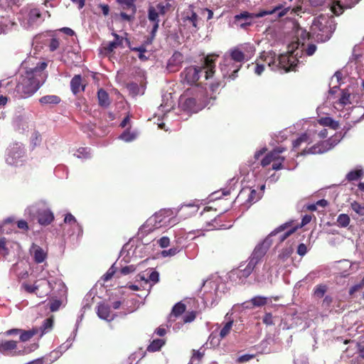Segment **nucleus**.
<instances>
[{"mask_svg":"<svg viewBox=\"0 0 364 364\" xmlns=\"http://www.w3.org/2000/svg\"><path fill=\"white\" fill-rule=\"evenodd\" d=\"M46 67V63H39L34 68L26 70L20 76L16 91L21 98L31 97L44 83L47 77L44 73Z\"/></svg>","mask_w":364,"mask_h":364,"instance_id":"nucleus-1","label":"nucleus"},{"mask_svg":"<svg viewBox=\"0 0 364 364\" xmlns=\"http://www.w3.org/2000/svg\"><path fill=\"white\" fill-rule=\"evenodd\" d=\"M262 62L268 65L273 71H279L287 73L295 70V68L299 62L293 53H287L277 55L273 51H263L259 56Z\"/></svg>","mask_w":364,"mask_h":364,"instance_id":"nucleus-2","label":"nucleus"},{"mask_svg":"<svg viewBox=\"0 0 364 364\" xmlns=\"http://www.w3.org/2000/svg\"><path fill=\"white\" fill-rule=\"evenodd\" d=\"M185 95L188 96L182 104L185 111L196 113L207 103L208 93L204 85H198L187 89Z\"/></svg>","mask_w":364,"mask_h":364,"instance_id":"nucleus-3","label":"nucleus"},{"mask_svg":"<svg viewBox=\"0 0 364 364\" xmlns=\"http://www.w3.org/2000/svg\"><path fill=\"white\" fill-rule=\"evenodd\" d=\"M335 30V25L332 20L321 15L314 20L311 31L317 41L325 42L329 40Z\"/></svg>","mask_w":364,"mask_h":364,"instance_id":"nucleus-4","label":"nucleus"},{"mask_svg":"<svg viewBox=\"0 0 364 364\" xmlns=\"http://www.w3.org/2000/svg\"><path fill=\"white\" fill-rule=\"evenodd\" d=\"M282 9V6L279 5L277 6H275L272 9L262 10L257 14H252L248 11H243L240 14H237L234 16L233 23L237 27H240V28L245 30L247 28V27L252 25V19L254 18H262L267 15H272L277 13V11L281 10Z\"/></svg>","mask_w":364,"mask_h":364,"instance_id":"nucleus-5","label":"nucleus"},{"mask_svg":"<svg viewBox=\"0 0 364 364\" xmlns=\"http://www.w3.org/2000/svg\"><path fill=\"white\" fill-rule=\"evenodd\" d=\"M21 289L28 294H34L39 298H44L50 291V283L45 279L41 278L35 281L33 284L27 282L22 283Z\"/></svg>","mask_w":364,"mask_h":364,"instance_id":"nucleus-6","label":"nucleus"},{"mask_svg":"<svg viewBox=\"0 0 364 364\" xmlns=\"http://www.w3.org/2000/svg\"><path fill=\"white\" fill-rule=\"evenodd\" d=\"M312 219V216L311 215H305L301 220V223L299 225H296L294 227H292L294 220H291L289 221H287L284 223V224H282L277 228H275L269 235V236H274L276 235L277 233L282 232L288 228H290L286 232H284L282 235L280 236L279 240L280 242L284 241L287 238H288L290 235H291L293 233H294L299 228H301L308 223L311 222Z\"/></svg>","mask_w":364,"mask_h":364,"instance_id":"nucleus-7","label":"nucleus"},{"mask_svg":"<svg viewBox=\"0 0 364 364\" xmlns=\"http://www.w3.org/2000/svg\"><path fill=\"white\" fill-rule=\"evenodd\" d=\"M285 151L284 148L277 147L266 154L261 161V166L266 167L272 163V169L275 171L283 168V163L285 160L280 154Z\"/></svg>","mask_w":364,"mask_h":364,"instance_id":"nucleus-8","label":"nucleus"},{"mask_svg":"<svg viewBox=\"0 0 364 364\" xmlns=\"http://www.w3.org/2000/svg\"><path fill=\"white\" fill-rule=\"evenodd\" d=\"M255 268L249 263L247 264H240L235 269H232L228 274L230 280L235 284H245L247 278L252 273Z\"/></svg>","mask_w":364,"mask_h":364,"instance_id":"nucleus-9","label":"nucleus"},{"mask_svg":"<svg viewBox=\"0 0 364 364\" xmlns=\"http://www.w3.org/2000/svg\"><path fill=\"white\" fill-rule=\"evenodd\" d=\"M202 73V68L191 65L186 67L181 73V78L183 84H187L192 87L203 85L198 83V80Z\"/></svg>","mask_w":364,"mask_h":364,"instance_id":"nucleus-10","label":"nucleus"},{"mask_svg":"<svg viewBox=\"0 0 364 364\" xmlns=\"http://www.w3.org/2000/svg\"><path fill=\"white\" fill-rule=\"evenodd\" d=\"M241 68V64H236L228 58H224L223 62L220 63V69L223 79L234 80L237 76V73Z\"/></svg>","mask_w":364,"mask_h":364,"instance_id":"nucleus-11","label":"nucleus"},{"mask_svg":"<svg viewBox=\"0 0 364 364\" xmlns=\"http://www.w3.org/2000/svg\"><path fill=\"white\" fill-rule=\"evenodd\" d=\"M159 15H161L160 12L158 9L157 4L154 6H150L148 8V19L150 22L153 23L152 29L150 33V38H148V43H151L153 40L154 39L156 32L159 27Z\"/></svg>","mask_w":364,"mask_h":364,"instance_id":"nucleus-12","label":"nucleus"},{"mask_svg":"<svg viewBox=\"0 0 364 364\" xmlns=\"http://www.w3.org/2000/svg\"><path fill=\"white\" fill-rule=\"evenodd\" d=\"M18 341L13 340H2L0 342V353L6 356H17L22 354L18 350Z\"/></svg>","mask_w":364,"mask_h":364,"instance_id":"nucleus-13","label":"nucleus"},{"mask_svg":"<svg viewBox=\"0 0 364 364\" xmlns=\"http://www.w3.org/2000/svg\"><path fill=\"white\" fill-rule=\"evenodd\" d=\"M260 198V194L256 190L247 187L240 191L236 200L237 201L245 200V203L252 205L258 201Z\"/></svg>","mask_w":364,"mask_h":364,"instance_id":"nucleus-14","label":"nucleus"},{"mask_svg":"<svg viewBox=\"0 0 364 364\" xmlns=\"http://www.w3.org/2000/svg\"><path fill=\"white\" fill-rule=\"evenodd\" d=\"M267 250L263 247L262 245L256 246L251 256L249 257L247 263L255 268L257 264L261 262Z\"/></svg>","mask_w":364,"mask_h":364,"instance_id":"nucleus-15","label":"nucleus"},{"mask_svg":"<svg viewBox=\"0 0 364 364\" xmlns=\"http://www.w3.org/2000/svg\"><path fill=\"white\" fill-rule=\"evenodd\" d=\"M332 147V144L330 143L328 140H326L321 141V143H318L317 144H315L309 148L308 149H304V152L305 154H323L331 149Z\"/></svg>","mask_w":364,"mask_h":364,"instance_id":"nucleus-16","label":"nucleus"},{"mask_svg":"<svg viewBox=\"0 0 364 364\" xmlns=\"http://www.w3.org/2000/svg\"><path fill=\"white\" fill-rule=\"evenodd\" d=\"M156 217L157 215H151V217H149L139 228V234L142 235H146L153 232L156 229H159V228L156 224Z\"/></svg>","mask_w":364,"mask_h":364,"instance_id":"nucleus-17","label":"nucleus"},{"mask_svg":"<svg viewBox=\"0 0 364 364\" xmlns=\"http://www.w3.org/2000/svg\"><path fill=\"white\" fill-rule=\"evenodd\" d=\"M54 220V215L49 209H42L38 211V222L41 225H48Z\"/></svg>","mask_w":364,"mask_h":364,"instance_id":"nucleus-18","label":"nucleus"},{"mask_svg":"<svg viewBox=\"0 0 364 364\" xmlns=\"http://www.w3.org/2000/svg\"><path fill=\"white\" fill-rule=\"evenodd\" d=\"M172 213H173L170 209H162L153 215H157L156 224L159 228L162 226L166 225V223L169 221V218L171 216Z\"/></svg>","mask_w":364,"mask_h":364,"instance_id":"nucleus-19","label":"nucleus"},{"mask_svg":"<svg viewBox=\"0 0 364 364\" xmlns=\"http://www.w3.org/2000/svg\"><path fill=\"white\" fill-rule=\"evenodd\" d=\"M98 316L107 321L113 319V316L111 314L110 306L105 303H100L97 306V311Z\"/></svg>","mask_w":364,"mask_h":364,"instance_id":"nucleus-20","label":"nucleus"},{"mask_svg":"<svg viewBox=\"0 0 364 364\" xmlns=\"http://www.w3.org/2000/svg\"><path fill=\"white\" fill-rule=\"evenodd\" d=\"M85 85L82 84V76L75 75L70 81V88L74 95L78 94L80 91L85 90Z\"/></svg>","mask_w":364,"mask_h":364,"instance_id":"nucleus-21","label":"nucleus"},{"mask_svg":"<svg viewBox=\"0 0 364 364\" xmlns=\"http://www.w3.org/2000/svg\"><path fill=\"white\" fill-rule=\"evenodd\" d=\"M33 256L35 262L37 264L42 263L47 257V252L40 246L33 244Z\"/></svg>","mask_w":364,"mask_h":364,"instance_id":"nucleus-22","label":"nucleus"},{"mask_svg":"<svg viewBox=\"0 0 364 364\" xmlns=\"http://www.w3.org/2000/svg\"><path fill=\"white\" fill-rule=\"evenodd\" d=\"M228 59H231L232 62H235L236 64H241L245 59V55L244 53L240 50L239 48H233L230 52V58Z\"/></svg>","mask_w":364,"mask_h":364,"instance_id":"nucleus-23","label":"nucleus"},{"mask_svg":"<svg viewBox=\"0 0 364 364\" xmlns=\"http://www.w3.org/2000/svg\"><path fill=\"white\" fill-rule=\"evenodd\" d=\"M98 103L100 107H107L110 105L108 93L102 88L97 92Z\"/></svg>","mask_w":364,"mask_h":364,"instance_id":"nucleus-24","label":"nucleus"},{"mask_svg":"<svg viewBox=\"0 0 364 364\" xmlns=\"http://www.w3.org/2000/svg\"><path fill=\"white\" fill-rule=\"evenodd\" d=\"M112 35L114 37V41L109 42L108 45L105 48V50L109 53L112 52L115 48L122 46L123 44L124 38L122 37L119 36L115 33H113Z\"/></svg>","mask_w":364,"mask_h":364,"instance_id":"nucleus-25","label":"nucleus"},{"mask_svg":"<svg viewBox=\"0 0 364 364\" xmlns=\"http://www.w3.org/2000/svg\"><path fill=\"white\" fill-rule=\"evenodd\" d=\"M318 122L319 124L324 127H329L334 130L339 128V123L329 117H321Z\"/></svg>","mask_w":364,"mask_h":364,"instance_id":"nucleus-26","label":"nucleus"},{"mask_svg":"<svg viewBox=\"0 0 364 364\" xmlns=\"http://www.w3.org/2000/svg\"><path fill=\"white\" fill-rule=\"evenodd\" d=\"M184 21H188L196 30L198 29V22L200 20L198 15L193 10L186 12V16L183 17Z\"/></svg>","mask_w":364,"mask_h":364,"instance_id":"nucleus-27","label":"nucleus"},{"mask_svg":"<svg viewBox=\"0 0 364 364\" xmlns=\"http://www.w3.org/2000/svg\"><path fill=\"white\" fill-rule=\"evenodd\" d=\"M166 343V341L162 338H157L153 340L151 343L148 346L146 350L149 352H156L159 351L162 346Z\"/></svg>","mask_w":364,"mask_h":364,"instance_id":"nucleus-28","label":"nucleus"},{"mask_svg":"<svg viewBox=\"0 0 364 364\" xmlns=\"http://www.w3.org/2000/svg\"><path fill=\"white\" fill-rule=\"evenodd\" d=\"M186 306L183 303L178 302L173 306L169 318L171 319L172 316L178 317L182 315L186 311Z\"/></svg>","mask_w":364,"mask_h":364,"instance_id":"nucleus-29","label":"nucleus"},{"mask_svg":"<svg viewBox=\"0 0 364 364\" xmlns=\"http://www.w3.org/2000/svg\"><path fill=\"white\" fill-rule=\"evenodd\" d=\"M183 61V56L179 52H175L168 62V68H171L172 66H179Z\"/></svg>","mask_w":364,"mask_h":364,"instance_id":"nucleus-30","label":"nucleus"},{"mask_svg":"<svg viewBox=\"0 0 364 364\" xmlns=\"http://www.w3.org/2000/svg\"><path fill=\"white\" fill-rule=\"evenodd\" d=\"M218 57V55H208L206 57H205L203 63L200 68H202V70L203 69L210 68H215V60Z\"/></svg>","mask_w":364,"mask_h":364,"instance_id":"nucleus-31","label":"nucleus"},{"mask_svg":"<svg viewBox=\"0 0 364 364\" xmlns=\"http://www.w3.org/2000/svg\"><path fill=\"white\" fill-rule=\"evenodd\" d=\"M17 150H11L7 158V161L10 164H15L17 163V159L23 157V151L20 148H16Z\"/></svg>","mask_w":364,"mask_h":364,"instance_id":"nucleus-32","label":"nucleus"},{"mask_svg":"<svg viewBox=\"0 0 364 364\" xmlns=\"http://www.w3.org/2000/svg\"><path fill=\"white\" fill-rule=\"evenodd\" d=\"M200 350H192V355L190 360L189 364H200L204 355H205V350L203 351Z\"/></svg>","mask_w":364,"mask_h":364,"instance_id":"nucleus-33","label":"nucleus"},{"mask_svg":"<svg viewBox=\"0 0 364 364\" xmlns=\"http://www.w3.org/2000/svg\"><path fill=\"white\" fill-rule=\"evenodd\" d=\"M327 290H328L327 285H326L324 284H317L314 289L313 295H314V296H315L316 298L321 299L324 296Z\"/></svg>","mask_w":364,"mask_h":364,"instance_id":"nucleus-34","label":"nucleus"},{"mask_svg":"<svg viewBox=\"0 0 364 364\" xmlns=\"http://www.w3.org/2000/svg\"><path fill=\"white\" fill-rule=\"evenodd\" d=\"M39 102L41 104L57 105L60 102V98L57 95H46L40 98Z\"/></svg>","mask_w":364,"mask_h":364,"instance_id":"nucleus-35","label":"nucleus"},{"mask_svg":"<svg viewBox=\"0 0 364 364\" xmlns=\"http://www.w3.org/2000/svg\"><path fill=\"white\" fill-rule=\"evenodd\" d=\"M37 333L38 331L36 329H31L28 331L21 330L20 333V341H21L22 342L28 341L31 338H33Z\"/></svg>","mask_w":364,"mask_h":364,"instance_id":"nucleus-36","label":"nucleus"},{"mask_svg":"<svg viewBox=\"0 0 364 364\" xmlns=\"http://www.w3.org/2000/svg\"><path fill=\"white\" fill-rule=\"evenodd\" d=\"M336 222L338 226L341 228H346L350 224V218L348 214L342 213L338 216Z\"/></svg>","mask_w":364,"mask_h":364,"instance_id":"nucleus-37","label":"nucleus"},{"mask_svg":"<svg viewBox=\"0 0 364 364\" xmlns=\"http://www.w3.org/2000/svg\"><path fill=\"white\" fill-rule=\"evenodd\" d=\"M363 174H364V173L362 169L353 170V171H350L346 175V179L348 181H357L359 178H362L363 176Z\"/></svg>","mask_w":364,"mask_h":364,"instance_id":"nucleus-38","label":"nucleus"},{"mask_svg":"<svg viewBox=\"0 0 364 364\" xmlns=\"http://www.w3.org/2000/svg\"><path fill=\"white\" fill-rule=\"evenodd\" d=\"M350 94L348 90H343L341 91V97L338 100V104L342 107H344L348 104H350Z\"/></svg>","mask_w":364,"mask_h":364,"instance_id":"nucleus-39","label":"nucleus"},{"mask_svg":"<svg viewBox=\"0 0 364 364\" xmlns=\"http://www.w3.org/2000/svg\"><path fill=\"white\" fill-rule=\"evenodd\" d=\"M119 4H122L123 9L132 11V13H136V8L134 4V0H118Z\"/></svg>","mask_w":364,"mask_h":364,"instance_id":"nucleus-40","label":"nucleus"},{"mask_svg":"<svg viewBox=\"0 0 364 364\" xmlns=\"http://www.w3.org/2000/svg\"><path fill=\"white\" fill-rule=\"evenodd\" d=\"M293 249L291 247H286L282 250L278 255V259L282 262H286L292 255Z\"/></svg>","mask_w":364,"mask_h":364,"instance_id":"nucleus-41","label":"nucleus"},{"mask_svg":"<svg viewBox=\"0 0 364 364\" xmlns=\"http://www.w3.org/2000/svg\"><path fill=\"white\" fill-rule=\"evenodd\" d=\"M250 303L252 304L253 306H263L267 304V298L262 296H257L253 297L250 300Z\"/></svg>","mask_w":364,"mask_h":364,"instance_id":"nucleus-42","label":"nucleus"},{"mask_svg":"<svg viewBox=\"0 0 364 364\" xmlns=\"http://www.w3.org/2000/svg\"><path fill=\"white\" fill-rule=\"evenodd\" d=\"M233 325V320H230L225 323L224 326L222 328V329L220 331V339H223L225 338L230 333L232 328Z\"/></svg>","mask_w":364,"mask_h":364,"instance_id":"nucleus-43","label":"nucleus"},{"mask_svg":"<svg viewBox=\"0 0 364 364\" xmlns=\"http://www.w3.org/2000/svg\"><path fill=\"white\" fill-rule=\"evenodd\" d=\"M47 46L49 48V50L53 52L56 50L60 47V41L55 36H53L50 39L48 40Z\"/></svg>","mask_w":364,"mask_h":364,"instance_id":"nucleus-44","label":"nucleus"},{"mask_svg":"<svg viewBox=\"0 0 364 364\" xmlns=\"http://www.w3.org/2000/svg\"><path fill=\"white\" fill-rule=\"evenodd\" d=\"M7 242L8 240L5 237H0V255L4 257H6L9 254Z\"/></svg>","mask_w":364,"mask_h":364,"instance_id":"nucleus-45","label":"nucleus"},{"mask_svg":"<svg viewBox=\"0 0 364 364\" xmlns=\"http://www.w3.org/2000/svg\"><path fill=\"white\" fill-rule=\"evenodd\" d=\"M41 17V11L38 9H32L28 13V21L31 23L36 22Z\"/></svg>","mask_w":364,"mask_h":364,"instance_id":"nucleus-46","label":"nucleus"},{"mask_svg":"<svg viewBox=\"0 0 364 364\" xmlns=\"http://www.w3.org/2000/svg\"><path fill=\"white\" fill-rule=\"evenodd\" d=\"M350 207L358 215L360 216L364 215V205H361L357 201H353L351 203Z\"/></svg>","mask_w":364,"mask_h":364,"instance_id":"nucleus-47","label":"nucleus"},{"mask_svg":"<svg viewBox=\"0 0 364 364\" xmlns=\"http://www.w3.org/2000/svg\"><path fill=\"white\" fill-rule=\"evenodd\" d=\"M119 138L127 142L131 141L136 138L134 133H131L129 130H125L119 136Z\"/></svg>","mask_w":364,"mask_h":364,"instance_id":"nucleus-48","label":"nucleus"},{"mask_svg":"<svg viewBox=\"0 0 364 364\" xmlns=\"http://www.w3.org/2000/svg\"><path fill=\"white\" fill-rule=\"evenodd\" d=\"M363 288H364V277H363V279L360 280V282L359 283L353 285V287H351L350 288L349 294L353 295V294L361 290Z\"/></svg>","mask_w":364,"mask_h":364,"instance_id":"nucleus-49","label":"nucleus"},{"mask_svg":"<svg viewBox=\"0 0 364 364\" xmlns=\"http://www.w3.org/2000/svg\"><path fill=\"white\" fill-rule=\"evenodd\" d=\"M331 10L336 16H339L343 12V8L339 1L334 2L331 6Z\"/></svg>","mask_w":364,"mask_h":364,"instance_id":"nucleus-50","label":"nucleus"},{"mask_svg":"<svg viewBox=\"0 0 364 364\" xmlns=\"http://www.w3.org/2000/svg\"><path fill=\"white\" fill-rule=\"evenodd\" d=\"M225 85V82L224 81V79L216 80L210 84V88L212 92H215L218 90L219 87H224Z\"/></svg>","mask_w":364,"mask_h":364,"instance_id":"nucleus-51","label":"nucleus"},{"mask_svg":"<svg viewBox=\"0 0 364 364\" xmlns=\"http://www.w3.org/2000/svg\"><path fill=\"white\" fill-rule=\"evenodd\" d=\"M117 268L114 266V264L107 270V272L103 275L102 279L105 282L109 281L112 278L114 274H115Z\"/></svg>","mask_w":364,"mask_h":364,"instance_id":"nucleus-52","label":"nucleus"},{"mask_svg":"<svg viewBox=\"0 0 364 364\" xmlns=\"http://www.w3.org/2000/svg\"><path fill=\"white\" fill-rule=\"evenodd\" d=\"M309 136L306 134H304L298 137L293 142V146L294 148L299 147L303 142H306L309 140Z\"/></svg>","mask_w":364,"mask_h":364,"instance_id":"nucleus-53","label":"nucleus"},{"mask_svg":"<svg viewBox=\"0 0 364 364\" xmlns=\"http://www.w3.org/2000/svg\"><path fill=\"white\" fill-rule=\"evenodd\" d=\"M260 58L257 60L255 63L254 72L256 75H260L264 70V65L262 63H259Z\"/></svg>","mask_w":364,"mask_h":364,"instance_id":"nucleus-54","label":"nucleus"},{"mask_svg":"<svg viewBox=\"0 0 364 364\" xmlns=\"http://www.w3.org/2000/svg\"><path fill=\"white\" fill-rule=\"evenodd\" d=\"M196 317V312L194 311L188 312L183 317V321L184 323H191L195 320Z\"/></svg>","mask_w":364,"mask_h":364,"instance_id":"nucleus-55","label":"nucleus"},{"mask_svg":"<svg viewBox=\"0 0 364 364\" xmlns=\"http://www.w3.org/2000/svg\"><path fill=\"white\" fill-rule=\"evenodd\" d=\"M159 11L160 12L161 15L164 16L166 14V13L170 9L171 5L169 3L164 4V3H159L157 4Z\"/></svg>","mask_w":364,"mask_h":364,"instance_id":"nucleus-56","label":"nucleus"},{"mask_svg":"<svg viewBox=\"0 0 364 364\" xmlns=\"http://www.w3.org/2000/svg\"><path fill=\"white\" fill-rule=\"evenodd\" d=\"M180 252V249L178 247H172L168 250H163L161 252V255L163 257H168V256H174L177 253Z\"/></svg>","mask_w":364,"mask_h":364,"instance_id":"nucleus-57","label":"nucleus"},{"mask_svg":"<svg viewBox=\"0 0 364 364\" xmlns=\"http://www.w3.org/2000/svg\"><path fill=\"white\" fill-rule=\"evenodd\" d=\"M53 325V318L50 317V318H48L45 319L43 323V325H42L43 331H48V330H50L52 328Z\"/></svg>","mask_w":364,"mask_h":364,"instance_id":"nucleus-58","label":"nucleus"},{"mask_svg":"<svg viewBox=\"0 0 364 364\" xmlns=\"http://www.w3.org/2000/svg\"><path fill=\"white\" fill-rule=\"evenodd\" d=\"M157 244L161 248L167 247L170 245V239L166 236L161 237L159 240H157Z\"/></svg>","mask_w":364,"mask_h":364,"instance_id":"nucleus-59","label":"nucleus"},{"mask_svg":"<svg viewBox=\"0 0 364 364\" xmlns=\"http://www.w3.org/2000/svg\"><path fill=\"white\" fill-rule=\"evenodd\" d=\"M148 281L152 282L154 284L157 283L159 281V274L156 271H152L149 276V279H146V282Z\"/></svg>","mask_w":364,"mask_h":364,"instance_id":"nucleus-60","label":"nucleus"},{"mask_svg":"<svg viewBox=\"0 0 364 364\" xmlns=\"http://www.w3.org/2000/svg\"><path fill=\"white\" fill-rule=\"evenodd\" d=\"M135 14L136 13H132V11H130V14H127L125 12H121L120 16L124 21H132L134 18Z\"/></svg>","mask_w":364,"mask_h":364,"instance_id":"nucleus-61","label":"nucleus"},{"mask_svg":"<svg viewBox=\"0 0 364 364\" xmlns=\"http://www.w3.org/2000/svg\"><path fill=\"white\" fill-rule=\"evenodd\" d=\"M262 321L266 325H274L273 317L271 313H266L262 318Z\"/></svg>","mask_w":364,"mask_h":364,"instance_id":"nucleus-62","label":"nucleus"},{"mask_svg":"<svg viewBox=\"0 0 364 364\" xmlns=\"http://www.w3.org/2000/svg\"><path fill=\"white\" fill-rule=\"evenodd\" d=\"M64 222L72 225L77 223L75 218L71 213H67L64 218Z\"/></svg>","mask_w":364,"mask_h":364,"instance_id":"nucleus-63","label":"nucleus"},{"mask_svg":"<svg viewBox=\"0 0 364 364\" xmlns=\"http://www.w3.org/2000/svg\"><path fill=\"white\" fill-rule=\"evenodd\" d=\"M135 271V267L133 265L126 266L121 269L120 272L122 274L127 275Z\"/></svg>","mask_w":364,"mask_h":364,"instance_id":"nucleus-64","label":"nucleus"}]
</instances>
